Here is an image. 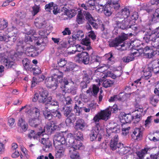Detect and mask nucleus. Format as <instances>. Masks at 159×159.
<instances>
[{"label": "nucleus", "instance_id": "1", "mask_svg": "<svg viewBox=\"0 0 159 159\" xmlns=\"http://www.w3.org/2000/svg\"><path fill=\"white\" fill-rule=\"evenodd\" d=\"M129 14V10L127 8H125L117 15L115 20L119 28L124 29L128 28L129 26V28H132V26L129 25L130 24Z\"/></svg>", "mask_w": 159, "mask_h": 159}, {"label": "nucleus", "instance_id": "2", "mask_svg": "<svg viewBox=\"0 0 159 159\" xmlns=\"http://www.w3.org/2000/svg\"><path fill=\"white\" fill-rule=\"evenodd\" d=\"M53 73L51 77L46 78L45 81L46 86L49 88L56 87L59 82H61V80L63 75V73L59 70L54 69L52 70Z\"/></svg>", "mask_w": 159, "mask_h": 159}, {"label": "nucleus", "instance_id": "3", "mask_svg": "<svg viewBox=\"0 0 159 159\" xmlns=\"http://www.w3.org/2000/svg\"><path fill=\"white\" fill-rule=\"evenodd\" d=\"M68 135L70 136L68 137L67 139L69 140V143L72 145V147L70 148L69 150V153L70 157L74 158L75 157L76 158H78V156H79L78 153L75 150H82L84 148V146L81 143V141L79 140H74V138L71 137L72 134H70Z\"/></svg>", "mask_w": 159, "mask_h": 159}, {"label": "nucleus", "instance_id": "4", "mask_svg": "<svg viewBox=\"0 0 159 159\" xmlns=\"http://www.w3.org/2000/svg\"><path fill=\"white\" fill-rule=\"evenodd\" d=\"M127 39V34H123L120 35L119 37L116 38L114 41L109 44L110 47H116L120 46L122 48L124 46L123 42Z\"/></svg>", "mask_w": 159, "mask_h": 159}, {"label": "nucleus", "instance_id": "5", "mask_svg": "<svg viewBox=\"0 0 159 159\" xmlns=\"http://www.w3.org/2000/svg\"><path fill=\"white\" fill-rule=\"evenodd\" d=\"M75 61L79 63H84L88 64L89 61V58L88 53L86 52H83L78 53L74 58Z\"/></svg>", "mask_w": 159, "mask_h": 159}, {"label": "nucleus", "instance_id": "6", "mask_svg": "<svg viewBox=\"0 0 159 159\" xmlns=\"http://www.w3.org/2000/svg\"><path fill=\"white\" fill-rule=\"evenodd\" d=\"M39 102L46 104L50 102L52 98L50 97H48V94L47 91L42 88L39 89Z\"/></svg>", "mask_w": 159, "mask_h": 159}, {"label": "nucleus", "instance_id": "7", "mask_svg": "<svg viewBox=\"0 0 159 159\" xmlns=\"http://www.w3.org/2000/svg\"><path fill=\"white\" fill-rule=\"evenodd\" d=\"M25 109V112L31 114L32 116L35 118H39L40 116L39 110L38 108L34 107L31 110V108L30 106L26 105L22 107L20 109V111Z\"/></svg>", "mask_w": 159, "mask_h": 159}, {"label": "nucleus", "instance_id": "8", "mask_svg": "<svg viewBox=\"0 0 159 159\" xmlns=\"http://www.w3.org/2000/svg\"><path fill=\"white\" fill-rule=\"evenodd\" d=\"M40 137L41 138L40 142L44 145L43 149L45 151H48L49 149L52 146V143L49 140L48 135L43 134V136H40Z\"/></svg>", "mask_w": 159, "mask_h": 159}, {"label": "nucleus", "instance_id": "9", "mask_svg": "<svg viewBox=\"0 0 159 159\" xmlns=\"http://www.w3.org/2000/svg\"><path fill=\"white\" fill-rule=\"evenodd\" d=\"M54 146L63 145L65 143V138L62 133H58L55 135L53 138Z\"/></svg>", "mask_w": 159, "mask_h": 159}, {"label": "nucleus", "instance_id": "10", "mask_svg": "<svg viewBox=\"0 0 159 159\" xmlns=\"http://www.w3.org/2000/svg\"><path fill=\"white\" fill-rule=\"evenodd\" d=\"M122 146V144L118 142V137L117 135H116L114 138L111 140L110 143V147L112 150H117L119 148Z\"/></svg>", "mask_w": 159, "mask_h": 159}, {"label": "nucleus", "instance_id": "11", "mask_svg": "<svg viewBox=\"0 0 159 159\" xmlns=\"http://www.w3.org/2000/svg\"><path fill=\"white\" fill-rule=\"evenodd\" d=\"M143 136V131L141 128H135L131 134L132 138L135 140H139Z\"/></svg>", "mask_w": 159, "mask_h": 159}, {"label": "nucleus", "instance_id": "12", "mask_svg": "<svg viewBox=\"0 0 159 159\" xmlns=\"http://www.w3.org/2000/svg\"><path fill=\"white\" fill-rule=\"evenodd\" d=\"M93 73V72H92L90 70H87L86 71V73L85 74L83 78L84 82L81 83V86L83 84L84 86H83V88H85L87 87V84H88L89 82V80L92 79V75Z\"/></svg>", "mask_w": 159, "mask_h": 159}, {"label": "nucleus", "instance_id": "13", "mask_svg": "<svg viewBox=\"0 0 159 159\" xmlns=\"http://www.w3.org/2000/svg\"><path fill=\"white\" fill-rule=\"evenodd\" d=\"M120 121L123 124H128L132 120V116L129 114L122 113L119 116Z\"/></svg>", "mask_w": 159, "mask_h": 159}, {"label": "nucleus", "instance_id": "14", "mask_svg": "<svg viewBox=\"0 0 159 159\" xmlns=\"http://www.w3.org/2000/svg\"><path fill=\"white\" fill-rule=\"evenodd\" d=\"M16 35V34L15 36H11L10 34H7L4 36H0V41L6 42H10L12 43L16 40L17 37Z\"/></svg>", "mask_w": 159, "mask_h": 159}, {"label": "nucleus", "instance_id": "15", "mask_svg": "<svg viewBox=\"0 0 159 159\" xmlns=\"http://www.w3.org/2000/svg\"><path fill=\"white\" fill-rule=\"evenodd\" d=\"M56 148L55 157L57 158H60L63 157L65 154V148L63 145L59 146H54Z\"/></svg>", "mask_w": 159, "mask_h": 159}, {"label": "nucleus", "instance_id": "16", "mask_svg": "<svg viewBox=\"0 0 159 159\" xmlns=\"http://www.w3.org/2000/svg\"><path fill=\"white\" fill-rule=\"evenodd\" d=\"M146 38L149 41L154 42L158 39H159V28H156L151 34L147 35Z\"/></svg>", "mask_w": 159, "mask_h": 159}, {"label": "nucleus", "instance_id": "17", "mask_svg": "<svg viewBox=\"0 0 159 159\" xmlns=\"http://www.w3.org/2000/svg\"><path fill=\"white\" fill-rule=\"evenodd\" d=\"M44 131V129L43 130L42 129V131H41L40 129H39V131L37 134H36L34 131L31 130L28 134V136L30 139L33 138L34 139H38L39 138H40V136H43Z\"/></svg>", "mask_w": 159, "mask_h": 159}, {"label": "nucleus", "instance_id": "18", "mask_svg": "<svg viewBox=\"0 0 159 159\" xmlns=\"http://www.w3.org/2000/svg\"><path fill=\"white\" fill-rule=\"evenodd\" d=\"M131 148L130 147H123L122 144V146L119 148L117 152L121 155H123L126 154H130L131 153Z\"/></svg>", "mask_w": 159, "mask_h": 159}, {"label": "nucleus", "instance_id": "19", "mask_svg": "<svg viewBox=\"0 0 159 159\" xmlns=\"http://www.w3.org/2000/svg\"><path fill=\"white\" fill-rule=\"evenodd\" d=\"M99 113L102 120H107L109 118L111 114L109 108L102 111Z\"/></svg>", "mask_w": 159, "mask_h": 159}, {"label": "nucleus", "instance_id": "20", "mask_svg": "<svg viewBox=\"0 0 159 159\" xmlns=\"http://www.w3.org/2000/svg\"><path fill=\"white\" fill-rule=\"evenodd\" d=\"M0 61L3 62L7 68L11 67L14 64L13 61L6 58L3 54L0 55Z\"/></svg>", "mask_w": 159, "mask_h": 159}, {"label": "nucleus", "instance_id": "21", "mask_svg": "<svg viewBox=\"0 0 159 159\" xmlns=\"http://www.w3.org/2000/svg\"><path fill=\"white\" fill-rule=\"evenodd\" d=\"M152 68L148 66H146L143 70L144 77L145 79H148L152 76L151 72L152 71Z\"/></svg>", "mask_w": 159, "mask_h": 159}, {"label": "nucleus", "instance_id": "22", "mask_svg": "<svg viewBox=\"0 0 159 159\" xmlns=\"http://www.w3.org/2000/svg\"><path fill=\"white\" fill-rule=\"evenodd\" d=\"M155 49H151L148 47H145L144 49V53L149 58H151L152 57L157 53V52H155Z\"/></svg>", "mask_w": 159, "mask_h": 159}, {"label": "nucleus", "instance_id": "23", "mask_svg": "<svg viewBox=\"0 0 159 159\" xmlns=\"http://www.w3.org/2000/svg\"><path fill=\"white\" fill-rule=\"evenodd\" d=\"M41 123V121L39 118H31L29 120V124L30 126L34 127H36Z\"/></svg>", "mask_w": 159, "mask_h": 159}, {"label": "nucleus", "instance_id": "24", "mask_svg": "<svg viewBox=\"0 0 159 159\" xmlns=\"http://www.w3.org/2000/svg\"><path fill=\"white\" fill-rule=\"evenodd\" d=\"M150 150V148H144L141 150L136 152V154L139 159H143L144 156L148 153V152Z\"/></svg>", "mask_w": 159, "mask_h": 159}, {"label": "nucleus", "instance_id": "25", "mask_svg": "<svg viewBox=\"0 0 159 159\" xmlns=\"http://www.w3.org/2000/svg\"><path fill=\"white\" fill-rule=\"evenodd\" d=\"M62 92H61L60 93L57 94V96L60 99H62L63 98L65 99V101L66 102V104L67 105L71 103L72 102V100L69 97H68L66 98H64V95L65 93V92H64V90H63Z\"/></svg>", "mask_w": 159, "mask_h": 159}, {"label": "nucleus", "instance_id": "26", "mask_svg": "<svg viewBox=\"0 0 159 159\" xmlns=\"http://www.w3.org/2000/svg\"><path fill=\"white\" fill-rule=\"evenodd\" d=\"M18 125L24 131H25L28 129V124L22 118H20L18 120Z\"/></svg>", "mask_w": 159, "mask_h": 159}, {"label": "nucleus", "instance_id": "27", "mask_svg": "<svg viewBox=\"0 0 159 159\" xmlns=\"http://www.w3.org/2000/svg\"><path fill=\"white\" fill-rule=\"evenodd\" d=\"M99 88L95 84H93L92 88H90L87 91L88 93H92L94 96L96 95L99 91Z\"/></svg>", "mask_w": 159, "mask_h": 159}, {"label": "nucleus", "instance_id": "28", "mask_svg": "<svg viewBox=\"0 0 159 159\" xmlns=\"http://www.w3.org/2000/svg\"><path fill=\"white\" fill-rule=\"evenodd\" d=\"M85 125L84 121L82 119H79L77 120L75 125V128L76 129H82Z\"/></svg>", "mask_w": 159, "mask_h": 159}, {"label": "nucleus", "instance_id": "29", "mask_svg": "<svg viewBox=\"0 0 159 159\" xmlns=\"http://www.w3.org/2000/svg\"><path fill=\"white\" fill-rule=\"evenodd\" d=\"M77 13L76 10L74 9L68 10L67 9H65L64 12V15L67 16L69 18H71L74 16Z\"/></svg>", "mask_w": 159, "mask_h": 159}, {"label": "nucleus", "instance_id": "30", "mask_svg": "<svg viewBox=\"0 0 159 159\" xmlns=\"http://www.w3.org/2000/svg\"><path fill=\"white\" fill-rule=\"evenodd\" d=\"M129 124H122V131L123 134L124 136L128 134L130 130L131 127L128 125Z\"/></svg>", "mask_w": 159, "mask_h": 159}, {"label": "nucleus", "instance_id": "31", "mask_svg": "<svg viewBox=\"0 0 159 159\" xmlns=\"http://www.w3.org/2000/svg\"><path fill=\"white\" fill-rule=\"evenodd\" d=\"M101 129V128L99 125L98 124L92 130L91 132L92 133L95 134V135H96L98 137V140L99 141H100L101 140V135L100 134H99L100 131Z\"/></svg>", "mask_w": 159, "mask_h": 159}, {"label": "nucleus", "instance_id": "32", "mask_svg": "<svg viewBox=\"0 0 159 159\" xmlns=\"http://www.w3.org/2000/svg\"><path fill=\"white\" fill-rule=\"evenodd\" d=\"M23 66L25 70H31L32 66L30 65V61L27 58L24 59L22 61Z\"/></svg>", "mask_w": 159, "mask_h": 159}, {"label": "nucleus", "instance_id": "33", "mask_svg": "<svg viewBox=\"0 0 159 159\" xmlns=\"http://www.w3.org/2000/svg\"><path fill=\"white\" fill-rule=\"evenodd\" d=\"M58 108H52L51 110L53 116L58 119H61V114L58 110Z\"/></svg>", "mask_w": 159, "mask_h": 159}, {"label": "nucleus", "instance_id": "34", "mask_svg": "<svg viewBox=\"0 0 159 159\" xmlns=\"http://www.w3.org/2000/svg\"><path fill=\"white\" fill-rule=\"evenodd\" d=\"M137 53H138L137 52H134L129 56L124 57L123 58L124 61L125 62H128L133 60L135 57L134 55Z\"/></svg>", "mask_w": 159, "mask_h": 159}, {"label": "nucleus", "instance_id": "35", "mask_svg": "<svg viewBox=\"0 0 159 159\" xmlns=\"http://www.w3.org/2000/svg\"><path fill=\"white\" fill-rule=\"evenodd\" d=\"M74 67V65L72 63H67L65 66L63 68V70L65 72L70 71L73 70Z\"/></svg>", "mask_w": 159, "mask_h": 159}, {"label": "nucleus", "instance_id": "36", "mask_svg": "<svg viewBox=\"0 0 159 159\" xmlns=\"http://www.w3.org/2000/svg\"><path fill=\"white\" fill-rule=\"evenodd\" d=\"M87 2L88 4L89 10L91 11L93 10L96 7V0H89Z\"/></svg>", "mask_w": 159, "mask_h": 159}, {"label": "nucleus", "instance_id": "37", "mask_svg": "<svg viewBox=\"0 0 159 159\" xmlns=\"http://www.w3.org/2000/svg\"><path fill=\"white\" fill-rule=\"evenodd\" d=\"M84 36V34L82 31L79 30L75 34L73 35V38L76 39L80 40L82 39Z\"/></svg>", "mask_w": 159, "mask_h": 159}, {"label": "nucleus", "instance_id": "38", "mask_svg": "<svg viewBox=\"0 0 159 159\" xmlns=\"http://www.w3.org/2000/svg\"><path fill=\"white\" fill-rule=\"evenodd\" d=\"M149 139L154 142L158 141L159 140V131H157L153 134L152 136L149 137Z\"/></svg>", "mask_w": 159, "mask_h": 159}, {"label": "nucleus", "instance_id": "39", "mask_svg": "<svg viewBox=\"0 0 159 159\" xmlns=\"http://www.w3.org/2000/svg\"><path fill=\"white\" fill-rule=\"evenodd\" d=\"M107 58L108 63L110 64H113L114 62V57L111 53H109L105 55Z\"/></svg>", "mask_w": 159, "mask_h": 159}, {"label": "nucleus", "instance_id": "40", "mask_svg": "<svg viewBox=\"0 0 159 159\" xmlns=\"http://www.w3.org/2000/svg\"><path fill=\"white\" fill-rule=\"evenodd\" d=\"M118 0H110V4L111 6H113L116 9H118L120 7V5L118 3Z\"/></svg>", "mask_w": 159, "mask_h": 159}, {"label": "nucleus", "instance_id": "41", "mask_svg": "<svg viewBox=\"0 0 159 159\" xmlns=\"http://www.w3.org/2000/svg\"><path fill=\"white\" fill-rule=\"evenodd\" d=\"M83 16L81 10L78 11V13L77 16L76 21L79 24H82L83 22Z\"/></svg>", "mask_w": 159, "mask_h": 159}, {"label": "nucleus", "instance_id": "42", "mask_svg": "<svg viewBox=\"0 0 159 159\" xmlns=\"http://www.w3.org/2000/svg\"><path fill=\"white\" fill-rule=\"evenodd\" d=\"M75 120V116L73 114H71L67 118L65 121V122L67 126L70 125V123H72L73 121Z\"/></svg>", "mask_w": 159, "mask_h": 159}, {"label": "nucleus", "instance_id": "43", "mask_svg": "<svg viewBox=\"0 0 159 159\" xmlns=\"http://www.w3.org/2000/svg\"><path fill=\"white\" fill-rule=\"evenodd\" d=\"M43 21L40 19L37 18L34 21L35 26L38 28H41L43 25Z\"/></svg>", "mask_w": 159, "mask_h": 159}, {"label": "nucleus", "instance_id": "44", "mask_svg": "<svg viewBox=\"0 0 159 159\" xmlns=\"http://www.w3.org/2000/svg\"><path fill=\"white\" fill-rule=\"evenodd\" d=\"M150 7V5L146 3L143 4L141 7V10H145L148 12L150 13L153 10L152 9H150L148 8Z\"/></svg>", "mask_w": 159, "mask_h": 159}, {"label": "nucleus", "instance_id": "45", "mask_svg": "<svg viewBox=\"0 0 159 159\" xmlns=\"http://www.w3.org/2000/svg\"><path fill=\"white\" fill-rule=\"evenodd\" d=\"M39 38L40 39V40H41V39H42V41H40V40H39V43H42L43 42L44 39V40H46L47 39V36L45 33V32L43 31H39Z\"/></svg>", "mask_w": 159, "mask_h": 159}, {"label": "nucleus", "instance_id": "46", "mask_svg": "<svg viewBox=\"0 0 159 159\" xmlns=\"http://www.w3.org/2000/svg\"><path fill=\"white\" fill-rule=\"evenodd\" d=\"M113 84V82L110 80H106L104 81L103 83V85L105 88L110 87Z\"/></svg>", "mask_w": 159, "mask_h": 159}, {"label": "nucleus", "instance_id": "47", "mask_svg": "<svg viewBox=\"0 0 159 159\" xmlns=\"http://www.w3.org/2000/svg\"><path fill=\"white\" fill-rule=\"evenodd\" d=\"M74 137L75 139V140L80 141L83 139L82 134L81 132H78L77 131H76L74 133Z\"/></svg>", "mask_w": 159, "mask_h": 159}, {"label": "nucleus", "instance_id": "48", "mask_svg": "<svg viewBox=\"0 0 159 159\" xmlns=\"http://www.w3.org/2000/svg\"><path fill=\"white\" fill-rule=\"evenodd\" d=\"M43 114L45 118L48 120L51 119L53 116L52 113L48 110H46L44 111Z\"/></svg>", "mask_w": 159, "mask_h": 159}, {"label": "nucleus", "instance_id": "49", "mask_svg": "<svg viewBox=\"0 0 159 159\" xmlns=\"http://www.w3.org/2000/svg\"><path fill=\"white\" fill-rule=\"evenodd\" d=\"M40 6L39 5H35L32 7V14L33 16H34L38 13L40 10Z\"/></svg>", "mask_w": 159, "mask_h": 159}, {"label": "nucleus", "instance_id": "50", "mask_svg": "<svg viewBox=\"0 0 159 159\" xmlns=\"http://www.w3.org/2000/svg\"><path fill=\"white\" fill-rule=\"evenodd\" d=\"M54 4L53 2H51L45 5V8L47 11L52 12V10L54 6Z\"/></svg>", "mask_w": 159, "mask_h": 159}, {"label": "nucleus", "instance_id": "51", "mask_svg": "<svg viewBox=\"0 0 159 159\" xmlns=\"http://www.w3.org/2000/svg\"><path fill=\"white\" fill-rule=\"evenodd\" d=\"M141 115L140 113L137 114L135 116H132V121L134 123H136L139 122L140 120Z\"/></svg>", "mask_w": 159, "mask_h": 159}, {"label": "nucleus", "instance_id": "52", "mask_svg": "<svg viewBox=\"0 0 159 159\" xmlns=\"http://www.w3.org/2000/svg\"><path fill=\"white\" fill-rule=\"evenodd\" d=\"M159 101V97L157 96H154L150 98V102L154 106H155L156 104Z\"/></svg>", "mask_w": 159, "mask_h": 159}, {"label": "nucleus", "instance_id": "53", "mask_svg": "<svg viewBox=\"0 0 159 159\" xmlns=\"http://www.w3.org/2000/svg\"><path fill=\"white\" fill-rule=\"evenodd\" d=\"M100 58L97 56L92 55L91 57V61L93 63H97L98 65L99 64V60Z\"/></svg>", "mask_w": 159, "mask_h": 159}, {"label": "nucleus", "instance_id": "54", "mask_svg": "<svg viewBox=\"0 0 159 159\" xmlns=\"http://www.w3.org/2000/svg\"><path fill=\"white\" fill-rule=\"evenodd\" d=\"M52 125L51 122H50L47 124L46 126L44 127V129H43L42 128H41L40 129L41 131H42V129L43 130L44 129L43 133L44 132L45 130H46L48 133H51V131L50 130Z\"/></svg>", "mask_w": 159, "mask_h": 159}, {"label": "nucleus", "instance_id": "55", "mask_svg": "<svg viewBox=\"0 0 159 159\" xmlns=\"http://www.w3.org/2000/svg\"><path fill=\"white\" fill-rule=\"evenodd\" d=\"M76 47L74 46L70 47L68 49V54L72 55L75 53L76 51Z\"/></svg>", "mask_w": 159, "mask_h": 159}, {"label": "nucleus", "instance_id": "56", "mask_svg": "<svg viewBox=\"0 0 159 159\" xmlns=\"http://www.w3.org/2000/svg\"><path fill=\"white\" fill-rule=\"evenodd\" d=\"M67 63L66 61L64 59H60L58 61V64L59 66L61 67H62V68L65 66Z\"/></svg>", "mask_w": 159, "mask_h": 159}, {"label": "nucleus", "instance_id": "57", "mask_svg": "<svg viewBox=\"0 0 159 159\" xmlns=\"http://www.w3.org/2000/svg\"><path fill=\"white\" fill-rule=\"evenodd\" d=\"M8 23L5 20H3L0 22V30H3L6 28L7 26Z\"/></svg>", "mask_w": 159, "mask_h": 159}, {"label": "nucleus", "instance_id": "58", "mask_svg": "<svg viewBox=\"0 0 159 159\" xmlns=\"http://www.w3.org/2000/svg\"><path fill=\"white\" fill-rule=\"evenodd\" d=\"M86 18L89 22L90 21H94V19L92 16L88 12H85L84 14Z\"/></svg>", "mask_w": 159, "mask_h": 159}, {"label": "nucleus", "instance_id": "59", "mask_svg": "<svg viewBox=\"0 0 159 159\" xmlns=\"http://www.w3.org/2000/svg\"><path fill=\"white\" fill-rule=\"evenodd\" d=\"M23 42L22 40H20L17 43L16 45V48L17 49H21L23 48L24 46L23 45Z\"/></svg>", "mask_w": 159, "mask_h": 159}, {"label": "nucleus", "instance_id": "60", "mask_svg": "<svg viewBox=\"0 0 159 159\" xmlns=\"http://www.w3.org/2000/svg\"><path fill=\"white\" fill-rule=\"evenodd\" d=\"M159 18V8L157 9L154 14L153 15L152 17V20H155V19H157Z\"/></svg>", "mask_w": 159, "mask_h": 159}, {"label": "nucleus", "instance_id": "61", "mask_svg": "<svg viewBox=\"0 0 159 159\" xmlns=\"http://www.w3.org/2000/svg\"><path fill=\"white\" fill-rule=\"evenodd\" d=\"M120 99V98H119L118 96L115 95L111 97L109 99L108 101L110 102H113L118 100H119Z\"/></svg>", "mask_w": 159, "mask_h": 159}, {"label": "nucleus", "instance_id": "62", "mask_svg": "<svg viewBox=\"0 0 159 159\" xmlns=\"http://www.w3.org/2000/svg\"><path fill=\"white\" fill-rule=\"evenodd\" d=\"M63 110H65L64 111V115L66 116H67L70 113L71 109L70 107H65L63 108Z\"/></svg>", "mask_w": 159, "mask_h": 159}, {"label": "nucleus", "instance_id": "63", "mask_svg": "<svg viewBox=\"0 0 159 159\" xmlns=\"http://www.w3.org/2000/svg\"><path fill=\"white\" fill-rule=\"evenodd\" d=\"M101 119V117L100 115V113H98L94 117L93 120L94 122H98Z\"/></svg>", "mask_w": 159, "mask_h": 159}, {"label": "nucleus", "instance_id": "64", "mask_svg": "<svg viewBox=\"0 0 159 159\" xmlns=\"http://www.w3.org/2000/svg\"><path fill=\"white\" fill-rule=\"evenodd\" d=\"M147 159H159V151L156 154L151 155L149 157L147 158Z\"/></svg>", "mask_w": 159, "mask_h": 159}]
</instances>
